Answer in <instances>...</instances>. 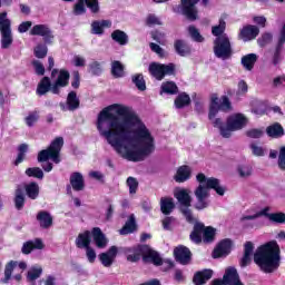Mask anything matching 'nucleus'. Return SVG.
<instances>
[{"label":"nucleus","instance_id":"nucleus-1","mask_svg":"<svg viewBox=\"0 0 285 285\" xmlns=\"http://www.w3.org/2000/svg\"><path fill=\"white\" fill-rule=\"evenodd\" d=\"M100 137L127 161H144L155 153V137L146 122L126 105L114 104L104 108L97 117Z\"/></svg>","mask_w":285,"mask_h":285},{"label":"nucleus","instance_id":"nucleus-2","mask_svg":"<svg viewBox=\"0 0 285 285\" xmlns=\"http://www.w3.org/2000/svg\"><path fill=\"white\" fill-rule=\"evenodd\" d=\"M219 110H223L224 112L230 110V100L226 96L219 98L214 94L210 97L208 117L214 128L218 130L219 135H222L224 139H230V137H233V132H237V130L246 128V124H248V118H246V116L243 114H233L227 117L226 121H223L222 118H216Z\"/></svg>","mask_w":285,"mask_h":285},{"label":"nucleus","instance_id":"nucleus-3","mask_svg":"<svg viewBox=\"0 0 285 285\" xmlns=\"http://www.w3.org/2000/svg\"><path fill=\"white\" fill-rule=\"evenodd\" d=\"M196 181H198V186L194 191V195L197 199L195 204V208L197 210H204V208H208L210 202L208 197H210V189L215 190L217 195L224 197L226 194V187L222 186L219 179L215 177H207L205 174L199 173L196 176Z\"/></svg>","mask_w":285,"mask_h":285},{"label":"nucleus","instance_id":"nucleus-4","mask_svg":"<svg viewBox=\"0 0 285 285\" xmlns=\"http://www.w3.org/2000/svg\"><path fill=\"white\" fill-rule=\"evenodd\" d=\"M279 245L276 240L259 246L254 253V262L263 273H273L279 268Z\"/></svg>","mask_w":285,"mask_h":285},{"label":"nucleus","instance_id":"nucleus-5","mask_svg":"<svg viewBox=\"0 0 285 285\" xmlns=\"http://www.w3.org/2000/svg\"><path fill=\"white\" fill-rule=\"evenodd\" d=\"M126 253H128V262H139L142 257L144 262L154 264V266H161L164 264V259H161L159 253L150 249L147 245L127 248Z\"/></svg>","mask_w":285,"mask_h":285},{"label":"nucleus","instance_id":"nucleus-6","mask_svg":"<svg viewBox=\"0 0 285 285\" xmlns=\"http://www.w3.org/2000/svg\"><path fill=\"white\" fill-rule=\"evenodd\" d=\"M61 148H63V137H57L51 141L48 149H43L38 154V161L51 159L53 164H59L61 161V158H59Z\"/></svg>","mask_w":285,"mask_h":285},{"label":"nucleus","instance_id":"nucleus-7","mask_svg":"<svg viewBox=\"0 0 285 285\" xmlns=\"http://www.w3.org/2000/svg\"><path fill=\"white\" fill-rule=\"evenodd\" d=\"M51 83L52 95H59L61 89L66 88L68 83H70V72L66 69H52Z\"/></svg>","mask_w":285,"mask_h":285},{"label":"nucleus","instance_id":"nucleus-8","mask_svg":"<svg viewBox=\"0 0 285 285\" xmlns=\"http://www.w3.org/2000/svg\"><path fill=\"white\" fill-rule=\"evenodd\" d=\"M214 55L218 59H229L230 55H233V49L230 48V39L228 35H223L215 39L214 41Z\"/></svg>","mask_w":285,"mask_h":285},{"label":"nucleus","instance_id":"nucleus-9","mask_svg":"<svg viewBox=\"0 0 285 285\" xmlns=\"http://www.w3.org/2000/svg\"><path fill=\"white\" fill-rule=\"evenodd\" d=\"M26 268H28V265L24 262H9L4 268L3 283L8 284L12 278L16 279V282H21V275H23V271H26Z\"/></svg>","mask_w":285,"mask_h":285},{"label":"nucleus","instance_id":"nucleus-10","mask_svg":"<svg viewBox=\"0 0 285 285\" xmlns=\"http://www.w3.org/2000/svg\"><path fill=\"white\" fill-rule=\"evenodd\" d=\"M174 197L180 204V210L183 215H190V204H193V198L190 197V191L184 188H177L174 191Z\"/></svg>","mask_w":285,"mask_h":285},{"label":"nucleus","instance_id":"nucleus-11","mask_svg":"<svg viewBox=\"0 0 285 285\" xmlns=\"http://www.w3.org/2000/svg\"><path fill=\"white\" fill-rule=\"evenodd\" d=\"M149 72L151 77H155V79H158V81H161L166 75H175V65H160L157 62H153L149 66Z\"/></svg>","mask_w":285,"mask_h":285},{"label":"nucleus","instance_id":"nucleus-12","mask_svg":"<svg viewBox=\"0 0 285 285\" xmlns=\"http://www.w3.org/2000/svg\"><path fill=\"white\" fill-rule=\"evenodd\" d=\"M244 285L239 279V274H237V269L229 267L226 269L223 279H216L212 285Z\"/></svg>","mask_w":285,"mask_h":285},{"label":"nucleus","instance_id":"nucleus-13","mask_svg":"<svg viewBox=\"0 0 285 285\" xmlns=\"http://www.w3.org/2000/svg\"><path fill=\"white\" fill-rule=\"evenodd\" d=\"M29 35H31V37H42L45 43H52V39H55L52 30L48 24L33 26L30 29Z\"/></svg>","mask_w":285,"mask_h":285},{"label":"nucleus","instance_id":"nucleus-14","mask_svg":"<svg viewBox=\"0 0 285 285\" xmlns=\"http://www.w3.org/2000/svg\"><path fill=\"white\" fill-rule=\"evenodd\" d=\"M186 222L188 224H194V230L190 234V240L194 244H202V235L204 233V224L197 222L196 217L193 215H186L185 216Z\"/></svg>","mask_w":285,"mask_h":285},{"label":"nucleus","instance_id":"nucleus-15","mask_svg":"<svg viewBox=\"0 0 285 285\" xmlns=\"http://www.w3.org/2000/svg\"><path fill=\"white\" fill-rule=\"evenodd\" d=\"M119 249L117 246H111L107 252L99 254V261L105 268H110L112 264H115V259L117 258V253Z\"/></svg>","mask_w":285,"mask_h":285},{"label":"nucleus","instance_id":"nucleus-16","mask_svg":"<svg viewBox=\"0 0 285 285\" xmlns=\"http://www.w3.org/2000/svg\"><path fill=\"white\" fill-rule=\"evenodd\" d=\"M259 35V28L257 26L247 24L240 29V32L238 35L239 39L242 41H253V39H257V36Z\"/></svg>","mask_w":285,"mask_h":285},{"label":"nucleus","instance_id":"nucleus-17","mask_svg":"<svg viewBox=\"0 0 285 285\" xmlns=\"http://www.w3.org/2000/svg\"><path fill=\"white\" fill-rule=\"evenodd\" d=\"M197 3H199V0H181L183 14H186L187 19L191 21L197 19V8H195Z\"/></svg>","mask_w":285,"mask_h":285},{"label":"nucleus","instance_id":"nucleus-18","mask_svg":"<svg viewBox=\"0 0 285 285\" xmlns=\"http://www.w3.org/2000/svg\"><path fill=\"white\" fill-rule=\"evenodd\" d=\"M174 255L179 264L186 266L187 264H190V257L193 254L190 253V249H188V247L180 245L174 249Z\"/></svg>","mask_w":285,"mask_h":285},{"label":"nucleus","instance_id":"nucleus-19","mask_svg":"<svg viewBox=\"0 0 285 285\" xmlns=\"http://www.w3.org/2000/svg\"><path fill=\"white\" fill-rule=\"evenodd\" d=\"M43 240H41V238H36L23 243L21 247V253L22 255H30L32 250H43Z\"/></svg>","mask_w":285,"mask_h":285},{"label":"nucleus","instance_id":"nucleus-20","mask_svg":"<svg viewBox=\"0 0 285 285\" xmlns=\"http://www.w3.org/2000/svg\"><path fill=\"white\" fill-rule=\"evenodd\" d=\"M233 242L230 239L222 240L218 246L214 249L213 258L217 259L219 257H226L230 253Z\"/></svg>","mask_w":285,"mask_h":285},{"label":"nucleus","instance_id":"nucleus-21","mask_svg":"<svg viewBox=\"0 0 285 285\" xmlns=\"http://www.w3.org/2000/svg\"><path fill=\"white\" fill-rule=\"evenodd\" d=\"M91 235L97 248H106L108 246V238H106V235L102 234L99 227H95Z\"/></svg>","mask_w":285,"mask_h":285},{"label":"nucleus","instance_id":"nucleus-22","mask_svg":"<svg viewBox=\"0 0 285 285\" xmlns=\"http://www.w3.org/2000/svg\"><path fill=\"white\" fill-rule=\"evenodd\" d=\"M193 170L184 165L180 166L177 171L176 175L174 176L175 181H177V184H184V181H188V179H190V175H191Z\"/></svg>","mask_w":285,"mask_h":285},{"label":"nucleus","instance_id":"nucleus-23","mask_svg":"<svg viewBox=\"0 0 285 285\" xmlns=\"http://www.w3.org/2000/svg\"><path fill=\"white\" fill-rule=\"evenodd\" d=\"M90 242H92V233L90 230H86L80 233L76 238L77 248H88L90 246Z\"/></svg>","mask_w":285,"mask_h":285},{"label":"nucleus","instance_id":"nucleus-24","mask_svg":"<svg viewBox=\"0 0 285 285\" xmlns=\"http://www.w3.org/2000/svg\"><path fill=\"white\" fill-rule=\"evenodd\" d=\"M212 277H213V271L212 269H204V271L197 272L194 275L193 282H194L195 285H204Z\"/></svg>","mask_w":285,"mask_h":285},{"label":"nucleus","instance_id":"nucleus-25","mask_svg":"<svg viewBox=\"0 0 285 285\" xmlns=\"http://www.w3.org/2000/svg\"><path fill=\"white\" fill-rule=\"evenodd\" d=\"M266 134L272 139H279V137H284V127L279 122H275L266 128Z\"/></svg>","mask_w":285,"mask_h":285},{"label":"nucleus","instance_id":"nucleus-26","mask_svg":"<svg viewBox=\"0 0 285 285\" xmlns=\"http://www.w3.org/2000/svg\"><path fill=\"white\" fill-rule=\"evenodd\" d=\"M160 210L164 215H170L175 210V199L173 197H161Z\"/></svg>","mask_w":285,"mask_h":285},{"label":"nucleus","instance_id":"nucleus-27","mask_svg":"<svg viewBox=\"0 0 285 285\" xmlns=\"http://www.w3.org/2000/svg\"><path fill=\"white\" fill-rule=\"evenodd\" d=\"M252 112L256 117H263V115L268 112V105L265 101L256 100L252 104Z\"/></svg>","mask_w":285,"mask_h":285},{"label":"nucleus","instance_id":"nucleus-28","mask_svg":"<svg viewBox=\"0 0 285 285\" xmlns=\"http://www.w3.org/2000/svg\"><path fill=\"white\" fill-rule=\"evenodd\" d=\"M112 26V22L109 20H100V21H94L91 23V32L92 35H104L105 28H110Z\"/></svg>","mask_w":285,"mask_h":285},{"label":"nucleus","instance_id":"nucleus-29","mask_svg":"<svg viewBox=\"0 0 285 285\" xmlns=\"http://www.w3.org/2000/svg\"><path fill=\"white\" fill-rule=\"evenodd\" d=\"M47 92H52V82L50 78L43 77L38 83L37 94L43 96Z\"/></svg>","mask_w":285,"mask_h":285},{"label":"nucleus","instance_id":"nucleus-30","mask_svg":"<svg viewBox=\"0 0 285 285\" xmlns=\"http://www.w3.org/2000/svg\"><path fill=\"white\" fill-rule=\"evenodd\" d=\"M70 184L73 190H77V191L82 190L85 187L83 175H81V173L71 174Z\"/></svg>","mask_w":285,"mask_h":285},{"label":"nucleus","instance_id":"nucleus-31","mask_svg":"<svg viewBox=\"0 0 285 285\" xmlns=\"http://www.w3.org/2000/svg\"><path fill=\"white\" fill-rule=\"evenodd\" d=\"M257 55L256 53H248L242 57V66L245 70H253L255 68V63H257Z\"/></svg>","mask_w":285,"mask_h":285},{"label":"nucleus","instance_id":"nucleus-32","mask_svg":"<svg viewBox=\"0 0 285 285\" xmlns=\"http://www.w3.org/2000/svg\"><path fill=\"white\" fill-rule=\"evenodd\" d=\"M253 249H254V246H253L252 242L245 243L244 256L240 261V266L244 267V266H248V264H250V257H253Z\"/></svg>","mask_w":285,"mask_h":285},{"label":"nucleus","instance_id":"nucleus-33","mask_svg":"<svg viewBox=\"0 0 285 285\" xmlns=\"http://www.w3.org/2000/svg\"><path fill=\"white\" fill-rule=\"evenodd\" d=\"M135 230H137V220L135 219V216H130L119 233L120 235H130L131 233H135Z\"/></svg>","mask_w":285,"mask_h":285},{"label":"nucleus","instance_id":"nucleus-34","mask_svg":"<svg viewBox=\"0 0 285 285\" xmlns=\"http://www.w3.org/2000/svg\"><path fill=\"white\" fill-rule=\"evenodd\" d=\"M174 46L177 55H179L180 57H188V55H190V46H188L186 41L176 40Z\"/></svg>","mask_w":285,"mask_h":285},{"label":"nucleus","instance_id":"nucleus-35","mask_svg":"<svg viewBox=\"0 0 285 285\" xmlns=\"http://www.w3.org/2000/svg\"><path fill=\"white\" fill-rule=\"evenodd\" d=\"M111 39L119 43V46H126L128 43V35L121 30H115L111 33Z\"/></svg>","mask_w":285,"mask_h":285},{"label":"nucleus","instance_id":"nucleus-36","mask_svg":"<svg viewBox=\"0 0 285 285\" xmlns=\"http://www.w3.org/2000/svg\"><path fill=\"white\" fill-rule=\"evenodd\" d=\"M67 108L69 110H77V108H79V98L77 97V92L70 91L68 94Z\"/></svg>","mask_w":285,"mask_h":285},{"label":"nucleus","instance_id":"nucleus-37","mask_svg":"<svg viewBox=\"0 0 285 285\" xmlns=\"http://www.w3.org/2000/svg\"><path fill=\"white\" fill-rule=\"evenodd\" d=\"M1 32V48H10L12 46V29H8Z\"/></svg>","mask_w":285,"mask_h":285},{"label":"nucleus","instance_id":"nucleus-38","mask_svg":"<svg viewBox=\"0 0 285 285\" xmlns=\"http://www.w3.org/2000/svg\"><path fill=\"white\" fill-rule=\"evenodd\" d=\"M29 199H37L39 197V185L37 183H30L24 187Z\"/></svg>","mask_w":285,"mask_h":285},{"label":"nucleus","instance_id":"nucleus-39","mask_svg":"<svg viewBox=\"0 0 285 285\" xmlns=\"http://www.w3.org/2000/svg\"><path fill=\"white\" fill-rule=\"evenodd\" d=\"M189 105H190V96H188L185 92L178 95L177 98L175 99V106L178 109L186 108V106H189Z\"/></svg>","mask_w":285,"mask_h":285},{"label":"nucleus","instance_id":"nucleus-40","mask_svg":"<svg viewBox=\"0 0 285 285\" xmlns=\"http://www.w3.org/2000/svg\"><path fill=\"white\" fill-rule=\"evenodd\" d=\"M43 269L41 267L33 266L28 271L27 279L28 282H35L41 277Z\"/></svg>","mask_w":285,"mask_h":285},{"label":"nucleus","instance_id":"nucleus-41","mask_svg":"<svg viewBox=\"0 0 285 285\" xmlns=\"http://www.w3.org/2000/svg\"><path fill=\"white\" fill-rule=\"evenodd\" d=\"M11 23L12 22L10 21V19H8V12H0V32L6 30H12L10 28Z\"/></svg>","mask_w":285,"mask_h":285},{"label":"nucleus","instance_id":"nucleus-42","mask_svg":"<svg viewBox=\"0 0 285 285\" xmlns=\"http://www.w3.org/2000/svg\"><path fill=\"white\" fill-rule=\"evenodd\" d=\"M226 30V21H224V19L219 20V24L214 26L212 28V33L214 35V37H216V39H218V37H222L226 33H224Z\"/></svg>","mask_w":285,"mask_h":285},{"label":"nucleus","instance_id":"nucleus-43","mask_svg":"<svg viewBox=\"0 0 285 285\" xmlns=\"http://www.w3.org/2000/svg\"><path fill=\"white\" fill-rule=\"evenodd\" d=\"M177 85L173 81H167L161 85V92H166V95H177Z\"/></svg>","mask_w":285,"mask_h":285},{"label":"nucleus","instance_id":"nucleus-44","mask_svg":"<svg viewBox=\"0 0 285 285\" xmlns=\"http://www.w3.org/2000/svg\"><path fill=\"white\" fill-rule=\"evenodd\" d=\"M38 121H39V111H31L24 118V124L29 128H32V126H35V124H37Z\"/></svg>","mask_w":285,"mask_h":285},{"label":"nucleus","instance_id":"nucleus-45","mask_svg":"<svg viewBox=\"0 0 285 285\" xmlns=\"http://www.w3.org/2000/svg\"><path fill=\"white\" fill-rule=\"evenodd\" d=\"M213 239H215V228L213 227L203 228V242H205V244H208L213 242Z\"/></svg>","mask_w":285,"mask_h":285},{"label":"nucleus","instance_id":"nucleus-46","mask_svg":"<svg viewBox=\"0 0 285 285\" xmlns=\"http://www.w3.org/2000/svg\"><path fill=\"white\" fill-rule=\"evenodd\" d=\"M37 219L41 228H50L52 226V216L50 215H38Z\"/></svg>","mask_w":285,"mask_h":285},{"label":"nucleus","instance_id":"nucleus-47","mask_svg":"<svg viewBox=\"0 0 285 285\" xmlns=\"http://www.w3.org/2000/svg\"><path fill=\"white\" fill-rule=\"evenodd\" d=\"M249 148L252 150V155L255 157H264V155H266V148L262 147L259 144L253 142Z\"/></svg>","mask_w":285,"mask_h":285},{"label":"nucleus","instance_id":"nucleus-48","mask_svg":"<svg viewBox=\"0 0 285 285\" xmlns=\"http://www.w3.org/2000/svg\"><path fill=\"white\" fill-rule=\"evenodd\" d=\"M26 175L28 177H36V179H43V170L39 167L28 168Z\"/></svg>","mask_w":285,"mask_h":285},{"label":"nucleus","instance_id":"nucleus-49","mask_svg":"<svg viewBox=\"0 0 285 285\" xmlns=\"http://www.w3.org/2000/svg\"><path fill=\"white\" fill-rule=\"evenodd\" d=\"M33 52L37 59H43L46 55H48V47L43 43H40L33 49Z\"/></svg>","mask_w":285,"mask_h":285},{"label":"nucleus","instance_id":"nucleus-50","mask_svg":"<svg viewBox=\"0 0 285 285\" xmlns=\"http://www.w3.org/2000/svg\"><path fill=\"white\" fill-rule=\"evenodd\" d=\"M111 72L114 77H124V65L119 61H114L111 65Z\"/></svg>","mask_w":285,"mask_h":285},{"label":"nucleus","instance_id":"nucleus-51","mask_svg":"<svg viewBox=\"0 0 285 285\" xmlns=\"http://www.w3.org/2000/svg\"><path fill=\"white\" fill-rule=\"evenodd\" d=\"M132 81L136 86V88H138V90H146V80H144V76L142 75H136L132 77Z\"/></svg>","mask_w":285,"mask_h":285},{"label":"nucleus","instance_id":"nucleus-52","mask_svg":"<svg viewBox=\"0 0 285 285\" xmlns=\"http://www.w3.org/2000/svg\"><path fill=\"white\" fill-rule=\"evenodd\" d=\"M127 186L129 188L130 195H135V193H137V188H139V181H137L135 177H128Z\"/></svg>","mask_w":285,"mask_h":285},{"label":"nucleus","instance_id":"nucleus-53","mask_svg":"<svg viewBox=\"0 0 285 285\" xmlns=\"http://www.w3.org/2000/svg\"><path fill=\"white\" fill-rule=\"evenodd\" d=\"M26 153H28V145H26V144L20 145L19 154L16 159V166H19V164H21V161H23V159H26Z\"/></svg>","mask_w":285,"mask_h":285},{"label":"nucleus","instance_id":"nucleus-54","mask_svg":"<svg viewBox=\"0 0 285 285\" xmlns=\"http://www.w3.org/2000/svg\"><path fill=\"white\" fill-rule=\"evenodd\" d=\"M273 41V33H263L262 37L258 38L257 42L261 48H264V46H268Z\"/></svg>","mask_w":285,"mask_h":285},{"label":"nucleus","instance_id":"nucleus-55","mask_svg":"<svg viewBox=\"0 0 285 285\" xmlns=\"http://www.w3.org/2000/svg\"><path fill=\"white\" fill-rule=\"evenodd\" d=\"M188 32L194 41H197L198 43H202V41H204V37L202 36V33H199V30H197V28L189 27Z\"/></svg>","mask_w":285,"mask_h":285},{"label":"nucleus","instance_id":"nucleus-56","mask_svg":"<svg viewBox=\"0 0 285 285\" xmlns=\"http://www.w3.org/2000/svg\"><path fill=\"white\" fill-rule=\"evenodd\" d=\"M16 208L20 210V208H23V204H26V197L23 196V193L21 190L16 191Z\"/></svg>","mask_w":285,"mask_h":285},{"label":"nucleus","instance_id":"nucleus-57","mask_svg":"<svg viewBox=\"0 0 285 285\" xmlns=\"http://www.w3.org/2000/svg\"><path fill=\"white\" fill-rule=\"evenodd\" d=\"M265 217L273 224H285V215H266Z\"/></svg>","mask_w":285,"mask_h":285},{"label":"nucleus","instance_id":"nucleus-58","mask_svg":"<svg viewBox=\"0 0 285 285\" xmlns=\"http://www.w3.org/2000/svg\"><path fill=\"white\" fill-rule=\"evenodd\" d=\"M102 70L104 68L98 61H94L89 65V72H91V75H101Z\"/></svg>","mask_w":285,"mask_h":285},{"label":"nucleus","instance_id":"nucleus-59","mask_svg":"<svg viewBox=\"0 0 285 285\" xmlns=\"http://www.w3.org/2000/svg\"><path fill=\"white\" fill-rule=\"evenodd\" d=\"M86 250V257L90 264H95V261L97 259V253L92 247H85Z\"/></svg>","mask_w":285,"mask_h":285},{"label":"nucleus","instance_id":"nucleus-60","mask_svg":"<svg viewBox=\"0 0 285 285\" xmlns=\"http://www.w3.org/2000/svg\"><path fill=\"white\" fill-rule=\"evenodd\" d=\"M238 173L240 177H250V175H253V168L250 166H240L238 168Z\"/></svg>","mask_w":285,"mask_h":285},{"label":"nucleus","instance_id":"nucleus-61","mask_svg":"<svg viewBox=\"0 0 285 285\" xmlns=\"http://www.w3.org/2000/svg\"><path fill=\"white\" fill-rule=\"evenodd\" d=\"M264 130L262 129H249L247 130V137L250 139H259V137H263Z\"/></svg>","mask_w":285,"mask_h":285},{"label":"nucleus","instance_id":"nucleus-62","mask_svg":"<svg viewBox=\"0 0 285 285\" xmlns=\"http://www.w3.org/2000/svg\"><path fill=\"white\" fill-rule=\"evenodd\" d=\"M85 3L91 12H99V1H97V0H85Z\"/></svg>","mask_w":285,"mask_h":285},{"label":"nucleus","instance_id":"nucleus-63","mask_svg":"<svg viewBox=\"0 0 285 285\" xmlns=\"http://www.w3.org/2000/svg\"><path fill=\"white\" fill-rule=\"evenodd\" d=\"M32 65H33V68H35V70H36V72H37L38 75H46V68L43 67V65L41 63V61H39V60H33Z\"/></svg>","mask_w":285,"mask_h":285},{"label":"nucleus","instance_id":"nucleus-64","mask_svg":"<svg viewBox=\"0 0 285 285\" xmlns=\"http://www.w3.org/2000/svg\"><path fill=\"white\" fill-rule=\"evenodd\" d=\"M73 12L75 14H83L86 12V6L83 4V0H79V2L75 6Z\"/></svg>","mask_w":285,"mask_h":285}]
</instances>
